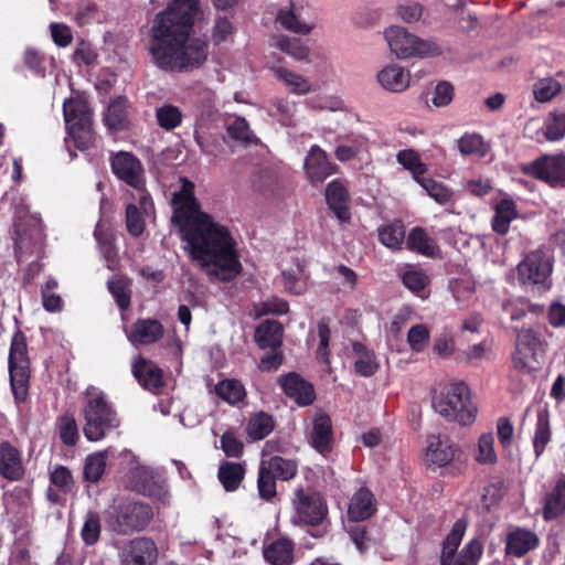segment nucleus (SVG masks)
<instances>
[{
    "mask_svg": "<svg viewBox=\"0 0 565 565\" xmlns=\"http://www.w3.org/2000/svg\"><path fill=\"white\" fill-rule=\"evenodd\" d=\"M173 193L172 222L179 228L184 249L212 282H228L242 271L237 242L227 226L201 211L194 183L180 179Z\"/></svg>",
    "mask_w": 565,
    "mask_h": 565,
    "instance_id": "nucleus-1",
    "label": "nucleus"
},
{
    "mask_svg": "<svg viewBox=\"0 0 565 565\" xmlns=\"http://www.w3.org/2000/svg\"><path fill=\"white\" fill-rule=\"evenodd\" d=\"M198 0H172L156 15L150 30L149 50L156 65L169 72L201 67L209 55L207 42L193 35Z\"/></svg>",
    "mask_w": 565,
    "mask_h": 565,
    "instance_id": "nucleus-2",
    "label": "nucleus"
},
{
    "mask_svg": "<svg viewBox=\"0 0 565 565\" xmlns=\"http://www.w3.org/2000/svg\"><path fill=\"white\" fill-rule=\"evenodd\" d=\"M84 435L89 441L102 440L110 430L120 425L113 405L97 387L89 386L84 396Z\"/></svg>",
    "mask_w": 565,
    "mask_h": 565,
    "instance_id": "nucleus-3",
    "label": "nucleus"
},
{
    "mask_svg": "<svg viewBox=\"0 0 565 565\" xmlns=\"http://www.w3.org/2000/svg\"><path fill=\"white\" fill-rule=\"evenodd\" d=\"M437 413L460 425H469L476 418L477 408L470 396V390L462 382L445 385L433 398Z\"/></svg>",
    "mask_w": 565,
    "mask_h": 565,
    "instance_id": "nucleus-4",
    "label": "nucleus"
},
{
    "mask_svg": "<svg viewBox=\"0 0 565 565\" xmlns=\"http://www.w3.org/2000/svg\"><path fill=\"white\" fill-rule=\"evenodd\" d=\"M152 519L151 508L139 501L116 499L105 511V521L109 530L117 534L142 531Z\"/></svg>",
    "mask_w": 565,
    "mask_h": 565,
    "instance_id": "nucleus-5",
    "label": "nucleus"
},
{
    "mask_svg": "<svg viewBox=\"0 0 565 565\" xmlns=\"http://www.w3.org/2000/svg\"><path fill=\"white\" fill-rule=\"evenodd\" d=\"M383 35L391 53L398 60L434 57L443 53L434 40L422 39L399 25L386 28Z\"/></svg>",
    "mask_w": 565,
    "mask_h": 565,
    "instance_id": "nucleus-6",
    "label": "nucleus"
},
{
    "mask_svg": "<svg viewBox=\"0 0 565 565\" xmlns=\"http://www.w3.org/2000/svg\"><path fill=\"white\" fill-rule=\"evenodd\" d=\"M110 167L113 173L138 193V200L146 213H150L153 202L145 190V169L141 161L131 152L119 151L111 153Z\"/></svg>",
    "mask_w": 565,
    "mask_h": 565,
    "instance_id": "nucleus-7",
    "label": "nucleus"
},
{
    "mask_svg": "<svg viewBox=\"0 0 565 565\" xmlns=\"http://www.w3.org/2000/svg\"><path fill=\"white\" fill-rule=\"evenodd\" d=\"M64 119L70 137L79 150L88 149L95 141L92 128V110L81 98L66 99L63 105Z\"/></svg>",
    "mask_w": 565,
    "mask_h": 565,
    "instance_id": "nucleus-8",
    "label": "nucleus"
},
{
    "mask_svg": "<svg viewBox=\"0 0 565 565\" xmlns=\"http://www.w3.org/2000/svg\"><path fill=\"white\" fill-rule=\"evenodd\" d=\"M466 530V521L458 520L455 522L443 544L441 565H477L483 553V544L479 539L470 540L461 552L456 555Z\"/></svg>",
    "mask_w": 565,
    "mask_h": 565,
    "instance_id": "nucleus-9",
    "label": "nucleus"
},
{
    "mask_svg": "<svg viewBox=\"0 0 565 565\" xmlns=\"http://www.w3.org/2000/svg\"><path fill=\"white\" fill-rule=\"evenodd\" d=\"M292 523L318 526L328 516V504L320 492L313 489L298 488L292 498Z\"/></svg>",
    "mask_w": 565,
    "mask_h": 565,
    "instance_id": "nucleus-10",
    "label": "nucleus"
},
{
    "mask_svg": "<svg viewBox=\"0 0 565 565\" xmlns=\"http://www.w3.org/2000/svg\"><path fill=\"white\" fill-rule=\"evenodd\" d=\"M15 253L19 259L39 255L44 245L42 222L34 216L19 218L14 224Z\"/></svg>",
    "mask_w": 565,
    "mask_h": 565,
    "instance_id": "nucleus-11",
    "label": "nucleus"
},
{
    "mask_svg": "<svg viewBox=\"0 0 565 565\" xmlns=\"http://www.w3.org/2000/svg\"><path fill=\"white\" fill-rule=\"evenodd\" d=\"M553 265L543 249L530 252L518 265V279L522 285H540L550 288Z\"/></svg>",
    "mask_w": 565,
    "mask_h": 565,
    "instance_id": "nucleus-12",
    "label": "nucleus"
},
{
    "mask_svg": "<svg viewBox=\"0 0 565 565\" xmlns=\"http://www.w3.org/2000/svg\"><path fill=\"white\" fill-rule=\"evenodd\" d=\"M159 551L156 543L145 536L128 541L119 552L120 565H156Z\"/></svg>",
    "mask_w": 565,
    "mask_h": 565,
    "instance_id": "nucleus-13",
    "label": "nucleus"
},
{
    "mask_svg": "<svg viewBox=\"0 0 565 565\" xmlns=\"http://www.w3.org/2000/svg\"><path fill=\"white\" fill-rule=\"evenodd\" d=\"M527 172L553 186L565 185V156H545L532 162Z\"/></svg>",
    "mask_w": 565,
    "mask_h": 565,
    "instance_id": "nucleus-14",
    "label": "nucleus"
},
{
    "mask_svg": "<svg viewBox=\"0 0 565 565\" xmlns=\"http://www.w3.org/2000/svg\"><path fill=\"white\" fill-rule=\"evenodd\" d=\"M128 341L135 345H149L159 341L164 333L162 323L157 319H138L125 330Z\"/></svg>",
    "mask_w": 565,
    "mask_h": 565,
    "instance_id": "nucleus-15",
    "label": "nucleus"
},
{
    "mask_svg": "<svg viewBox=\"0 0 565 565\" xmlns=\"http://www.w3.org/2000/svg\"><path fill=\"white\" fill-rule=\"evenodd\" d=\"M539 544L540 539L535 532L516 526L507 534L504 552L508 556L520 558L535 550Z\"/></svg>",
    "mask_w": 565,
    "mask_h": 565,
    "instance_id": "nucleus-16",
    "label": "nucleus"
},
{
    "mask_svg": "<svg viewBox=\"0 0 565 565\" xmlns=\"http://www.w3.org/2000/svg\"><path fill=\"white\" fill-rule=\"evenodd\" d=\"M284 393L299 406H308L315 401L313 386L296 373H289L279 379Z\"/></svg>",
    "mask_w": 565,
    "mask_h": 565,
    "instance_id": "nucleus-17",
    "label": "nucleus"
},
{
    "mask_svg": "<svg viewBox=\"0 0 565 565\" xmlns=\"http://www.w3.org/2000/svg\"><path fill=\"white\" fill-rule=\"evenodd\" d=\"M132 374L142 387L152 393H159L164 385L162 370L152 361L143 358L134 362Z\"/></svg>",
    "mask_w": 565,
    "mask_h": 565,
    "instance_id": "nucleus-18",
    "label": "nucleus"
},
{
    "mask_svg": "<svg viewBox=\"0 0 565 565\" xmlns=\"http://www.w3.org/2000/svg\"><path fill=\"white\" fill-rule=\"evenodd\" d=\"M194 138L203 153L217 157L222 148V136L212 121L201 116L196 122Z\"/></svg>",
    "mask_w": 565,
    "mask_h": 565,
    "instance_id": "nucleus-19",
    "label": "nucleus"
},
{
    "mask_svg": "<svg viewBox=\"0 0 565 565\" xmlns=\"http://www.w3.org/2000/svg\"><path fill=\"white\" fill-rule=\"evenodd\" d=\"M305 169L312 182H322L335 173V166L330 162L326 151L317 145L310 148L305 160Z\"/></svg>",
    "mask_w": 565,
    "mask_h": 565,
    "instance_id": "nucleus-20",
    "label": "nucleus"
},
{
    "mask_svg": "<svg viewBox=\"0 0 565 565\" xmlns=\"http://www.w3.org/2000/svg\"><path fill=\"white\" fill-rule=\"evenodd\" d=\"M310 445L321 455L327 456L332 450L333 431L331 418L326 414H317L313 418L309 436Z\"/></svg>",
    "mask_w": 565,
    "mask_h": 565,
    "instance_id": "nucleus-21",
    "label": "nucleus"
},
{
    "mask_svg": "<svg viewBox=\"0 0 565 565\" xmlns=\"http://www.w3.org/2000/svg\"><path fill=\"white\" fill-rule=\"evenodd\" d=\"M381 87L391 93H403L411 85V72L397 64H388L377 73Z\"/></svg>",
    "mask_w": 565,
    "mask_h": 565,
    "instance_id": "nucleus-22",
    "label": "nucleus"
},
{
    "mask_svg": "<svg viewBox=\"0 0 565 565\" xmlns=\"http://www.w3.org/2000/svg\"><path fill=\"white\" fill-rule=\"evenodd\" d=\"M0 475L9 481H18L24 476L21 452L8 441L0 445Z\"/></svg>",
    "mask_w": 565,
    "mask_h": 565,
    "instance_id": "nucleus-23",
    "label": "nucleus"
},
{
    "mask_svg": "<svg viewBox=\"0 0 565 565\" xmlns=\"http://www.w3.org/2000/svg\"><path fill=\"white\" fill-rule=\"evenodd\" d=\"M376 511V500L372 491L361 487L351 497L348 507V518L353 522H361L371 518Z\"/></svg>",
    "mask_w": 565,
    "mask_h": 565,
    "instance_id": "nucleus-24",
    "label": "nucleus"
},
{
    "mask_svg": "<svg viewBox=\"0 0 565 565\" xmlns=\"http://www.w3.org/2000/svg\"><path fill=\"white\" fill-rule=\"evenodd\" d=\"M457 451L458 449L447 436L431 435L428 437L426 456L431 463L444 467L454 460Z\"/></svg>",
    "mask_w": 565,
    "mask_h": 565,
    "instance_id": "nucleus-25",
    "label": "nucleus"
},
{
    "mask_svg": "<svg viewBox=\"0 0 565 565\" xmlns=\"http://www.w3.org/2000/svg\"><path fill=\"white\" fill-rule=\"evenodd\" d=\"M276 22L281 28L302 35L309 34L315 28L313 23L307 22L302 18V8L294 3L279 10Z\"/></svg>",
    "mask_w": 565,
    "mask_h": 565,
    "instance_id": "nucleus-26",
    "label": "nucleus"
},
{
    "mask_svg": "<svg viewBox=\"0 0 565 565\" xmlns=\"http://www.w3.org/2000/svg\"><path fill=\"white\" fill-rule=\"evenodd\" d=\"M294 542L287 537H280L267 544L263 555L271 565H290L294 561Z\"/></svg>",
    "mask_w": 565,
    "mask_h": 565,
    "instance_id": "nucleus-27",
    "label": "nucleus"
},
{
    "mask_svg": "<svg viewBox=\"0 0 565 565\" xmlns=\"http://www.w3.org/2000/svg\"><path fill=\"white\" fill-rule=\"evenodd\" d=\"M326 199L329 207L341 222L350 218L349 196L347 189L341 182L332 181L329 183L326 190Z\"/></svg>",
    "mask_w": 565,
    "mask_h": 565,
    "instance_id": "nucleus-28",
    "label": "nucleus"
},
{
    "mask_svg": "<svg viewBox=\"0 0 565 565\" xmlns=\"http://www.w3.org/2000/svg\"><path fill=\"white\" fill-rule=\"evenodd\" d=\"M516 204L512 199H501L495 207L494 215L491 221L493 232L499 235H505L509 232L510 224L518 217Z\"/></svg>",
    "mask_w": 565,
    "mask_h": 565,
    "instance_id": "nucleus-29",
    "label": "nucleus"
},
{
    "mask_svg": "<svg viewBox=\"0 0 565 565\" xmlns=\"http://www.w3.org/2000/svg\"><path fill=\"white\" fill-rule=\"evenodd\" d=\"M552 440L550 413L546 407L540 408L536 414V423L532 438L535 458H540Z\"/></svg>",
    "mask_w": 565,
    "mask_h": 565,
    "instance_id": "nucleus-30",
    "label": "nucleus"
},
{
    "mask_svg": "<svg viewBox=\"0 0 565 565\" xmlns=\"http://www.w3.org/2000/svg\"><path fill=\"white\" fill-rule=\"evenodd\" d=\"M565 511V479H558L553 489L546 493L543 504V519L554 520Z\"/></svg>",
    "mask_w": 565,
    "mask_h": 565,
    "instance_id": "nucleus-31",
    "label": "nucleus"
},
{
    "mask_svg": "<svg viewBox=\"0 0 565 565\" xmlns=\"http://www.w3.org/2000/svg\"><path fill=\"white\" fill-rule=\"evenodd\" d=\"M105 125L113 130H124L129 125V103L126 97L115 98L108 106L105 116Z\"/></svg>",
    "mask_w": 565,
    "mask_h": 565,
    "instance_id": "nucleus-32",
    "label": "nucleus"
},
{
    "mask_svg": "<svg viewBox=\"0 0 565 565\" xmlns=\"http://www.w3.org/2000/svg\"><path fill=\"white\" fill-rule=\"evenodd\" d=\"M134 476L139 479L136 484L137 490L145 495L161 499L166 494L164 482L153 470L145 467L137 468Z\"/></svg>",
    "mask_w": 565,
    "mask_h": 565,
    "instance_id": "nucleus-33",
    "label": "nucleus"
},
{
    "mask_svg": "<svg viewBox=\"0 0 565 565\" xmlns=\"http://www.w3.org/2000/svg\"><path fill=\"white\" fill-rule=\"evenodd\" d=\"M246 465L244 462L223 461L217 471V478L225 491L237 490L245 478Z\"/></svg>",
    "mask_w": 565,
    "mask_h": 565,
    "instance_id": "nucleus-34",
    "label": "nucleus"
},
{
    "mask_svg": "<svg viewBox=\"0 0 565 565\" xmlns=\"http://www.w3.org/2000/svg\"><path fill=\"white\" fill-rule=\"evenodd\" d=\"M406 244L411 250L427 257L434 258L440 255V248L436 241L422 227H415L411 231Z\"/></svg>",
    "mask_w": 565,
    "mask_h": 565,
    "instance_id": "nucleus-35",
    "label": "nucleus"
},
{
    "mask_svg": "<svg viewBox=\"0 0 565 565\" xmlns=\"http://www.w3.org/2000/svg\"><path fill=\"white\" fill-rule=\"evenodd\" d=\"M282 327L276 320H266L255 332V341L262 349H276L281 344Z\"/></svg>",
    "mask_w": 565,
    "mask_h": 565,
    "instance_id": "nucleus-36",
    "label": "nucleus"
},
{
    "mask_svg": "<svg viewBox=\"0 0 565 565\" xmlns=\"http://www.w3.org/2000/svg\"><path fill=\"white\" fill-rule=\"evenodd\" d=\"M274 72L276 78L280 81L292 94L305 95L313 89L311 82L301 74L285 67H277Z\"/></svg>",
    "mask_w": 565,
    "mask_h": 565,
    "instance_id": "nucleus-37",
    "label": "nucleus"
},
{
    "mask_svg": "<svg viewBox=\"0 0 565 565\" xmlns=\"http://www.w3.org/2000/svg\"><path fill=\"white\" fill-rule=\"evenodd\" d=\"M260 465L265 467L276 479L288 481L292 479L298 471V463L294 459L271 456L269 459H263Z\"/></svg>",
    "mask_w": 565,
    "mask_h": 565,
    "instance_id": "nucleus-38",
    "label": "nucleus"
},
{
    "mask_svg": "<svg viewBox=\"0 0 565 565\" xmlns=\"http://www.w3.org/2000/svg\"><path fill=\"white\" fill-rule=\"evenodd\" d=\"M275 428L274 418L264 412H259L250 416L246 431L250 439L262 440L267 437Z\"/></svg>",
    "mask_w": 565,
    "mask_h": 565,
    "instance_id": "nucleus-39",
    "label": "nucleus"
},
{
    "mask_svg": "<svg viewBox=\"0 0 565 565\" xmlns=\"http://www.w3.org/2000/svg\"><path fill=\"white\" fill-rule=\"evenodd\" d=\"M397 162L408 170L413 179L418 183L427 172V166L422 161L419 153L414 149H404L396 154Z\"/></svg>",
    "mask_w": 565,
    "mask_h": 565,
    "instance_id": "nucleus-40",
    "label": "nucleus"
},
{
    "mask_svg": "<svg viewBox=\"0 0 565 565\" xmlns=\"http://www.w3.org/2000/svg\"><path fill=\"white\" fill-rule=\"evenodd\" d=\"M215 393L221 399L231 405L242 402L246 396L244 385L234 379L218 382L215 386Z\"/></svg>",
    "mask_w": 565,
    "mask_h": 565,
    "instance_id": "nucleus-41",
    "label": "nucleus"
},
{
    "mask_svg": "<svg viewBox=\"0 0 565 565\" xmlns=\"http://www.w3.org/2000/svg\"><path fill=\"white\" fill-rule=\"evenodd\" d=\"M502 309L509 315L512 321H520L524 319L527 313H539L542 310L540 306L531 303L523 297L505 300L502 305Z\"/></svg>",
    "mask_w": 565,
    "mask_h": 565,
    "instance_id": "nucleus-42",
    "label": "nucleus"
},
{
    "mask_svg": "<svg viewBox=\"0 0 565 565\" xmlns=\"http://www.w3.org/2000/svg\"><path fill=\"white\" fill-rule=\"evenodd\" d=\"M418 184L425 190L435 202L447 205L454 202V191L441 182L424 177Z\"/></svg>",
    "mask_w": 565,
    "mask_h": 565,
    "instance_id": "nucleus-43",
    "label": "nucleus"
},
{
    "mask_svg": "<svg viewBox=\"0 0 565 565\" xmlns=\"http://www.w3.org/2000/svg\"><path fill=\"white\" fill-rule=\"evenodd\" d=\"M457 147L463 157L482 158L488 151L483 138L478 134H465L457 140Z\"/></svg>",
    "mask_w": 565,
    "mask_h": 565,
    "instance_id": "nucleus-44",
    "label": "nucleus"
},
{
    "mask_svg": "<svg viewBox=\"0 0 565 565\" xmlns=\"http://www.w3.org/2000/svg\"><path fill=\"white\" fill-rule=\"evenodd\" d=\"M353 351L356 354L355 372L362 376L373 375L379 367L374 353L362 343H354Z\"/></svg>",
    "mask_w": 565,
    "mask_h": 565,
    "instance_id": "nucleus-45",
    "label": "nucleus"
},
{
    "mask_svg": "<svg viewBox=\"0 0 565 565\" xmlns=\"http://www.w3.org/2000/svg\"><path fill=\"white\" fill-rule=\"evenodd\" d=\"M107 458V450L88 455L84 463V478L89 482H97L105 472Z\"/></svg>",
    "mask_w": 565,
    "mask_h": 565,
    "instance_id": "nucleus-46",
    "label": "nucleus"
},
{
    "mask_svg": "<svg viewBox=\"0 0 565 565\" xmlns=\"http://www.w3.org/2000/svg\"><path fill=\"white\" fill-rule=\"evenodd\" d=\"M94 236L98 243L100 253L106 259L107 267L111 270H115L117 266V253L114 246L113 235L106 233L102 224H97Z\"/></svg>",
    "mask_w": 565,
    "mask_h": 565,
    "instance_id": "nucleus-47",
    "label": "nucleus"
},
{
    "mask_svg": "<svg viewBox=\"0 0 565 565\" xmlns=\"http://www.w3.org/2000/svg\"><path fill=\"white\" fill-rule=\"evenodd\" d=\"M475 459L481 465L497 463L498 455L494 448V436L491 431L483 433L478 438Z\"/></svg>",
    "mask_w": 565,
    "mask_h": 565,
    "instance_id": "nucleus-48",
    "label": "nucleus"
},
{
    "mask_svg": "<svg viewBox=\"0 0 565 565\" xmlns=\"http://www.w3.org/2000/svg\"><path fill=\"white\" fill-rule=\"evenodd\" d=\"M136 200L139 201L138 196ZM153 211L154 206L150 213H146L141 207L140 202H138V205L135 203L128 204L126 209V224L128 232L134 236L141 235L145 230L143 215L151 216Z\"/></svg>",
    "mask_w": 565,
    "mask_h": 565,
    "instance_id": "nucleus-49",
    "label": "nucleus"
},
{
    "mask_svg": "<svg viewBox=\"0 0 565 565\" xmlns=\"http://www.w3.org/2000/svg\"><path fill=\"white\" fill-rule=\"evenodd\" d=\"M543 135L548 141H557L565 136V111H552L543 125Z\"/></svg>",
    "mask_w": 565,
    "mask_h": 565,
    "instance_id": "nucleus-50",
    "label": "nucleus"
},
{
    "mask_svg": "<svg viewBox=\"0 0 565 565\" xmlns=\"http://www.w3.org/2000/svg\"><path fill=\"white\" fill-rule=\"evenodd\" d=\"M102 533V522L98 512L88 511L85 515L83 526L81 529V537L88 545H95Z\"/></svg>",
    "mask_w": 565,
    "mask_h": 565,
    "instance_id": "nucleus-51",
    "label": "nucleus"
},
{
    "mask_svg": "<svg viewBox=\"0 0 565 565\" xmlns=\"http://www.w3.org/2000/svg\"><path fill=\"white\" fill-rule=\"evenodd\" d=\"M182 117L180 108L172 104H164L156 109L157 122L166 130L179 127L182 122Z\"/></svg>",
    "mask_w": 565,
    "mask_h": 565,
    "instance_id": "nucleus-52",
    "label": "nucleus"
},
{
    "mask_svg": "<svg viewBox=\"0 0 565 565\" xmlns=\"http://www.w3.org/2000/svg\"><path fill=\"white\" fill-rule=\"evenodd\" d=\"M9 373L13 391H25L30 376L29 360L9 361Z\"/></svg>",
    "mask_w": 565,
    "mask_h": 565,
    "instance_id": "nucleus-53",
    "label": "nucleus"
},
{
    "mask_svg": "<svg viewBox=\"0 0 565 565\" xmlns=\"http://www.w3.org/2000/svg\"><path fill=\"white\" fill-rule=\"evenodd\" d=\"M57 430L62 443L66 446H75L78 438V427L72 414H64L57 419Z\"/></svg>",
    "mask_w": 565,
    "mask_h": 565,
    "instance_id": "nucleus-54",
    "label": "nucleus"
},
{
    "mask_svg": "<svg viewBox=\"0 0 565 565\" xmlns=\"http://www.w3.org/2000/svg\"><path fill=\"white\" fill-rule=\"evenodd\" d=\"M380 241L386 247L397 250L402 248L405 241L404 226L399 223L383 226L379 232Z\"/></svg>",
    "mask_w": 565,
    "mask_h": 565,
    "instance_id": "nucleus-55",
    "label": "nucleus"
},
{
    "mask_svg": "<svg viewBox=\"0 0 565 565\" xmlns=\"http://www.w3.org/2000/svg\"><path fill=\"white\" fill-rule=\"evenodd\" d=\"M108 289L120 310H127L130 306L129 280L125 277L116 276L108 281Z\"/></svg>",
    "mask_w": 565,
    "mask_h": 565,
    "instance_id": "nucleus-56",
    "label": "nucleus"
},
{
    "mask_svg": "<svg viewBox=\"0 0 565 565\" xmlns=\"http://www.w3.org/2000/svg\"><path fill=\"white\" fill-rule=\"evenodd\" d=\"M539 364L537 353L524 350L515 344V350L512 354L514 370L522 373H531L537 369Z\"/></svg>",
    "mask_w": 565,
    "mask_h": 565,
    "instance_id": "nucleus-57",
    "label": "nucleus"
},
{
    "mask_svg": "<svg viewBox=\"0 0 565 565\" xmlns=\"http://www.w3.org/2000/svg\"><path fill=\"white\" fill-rule=\"evenodd\" d=\"M227 136L239 142H249L253 138V132L245 118L232 117L226 122Z\"/></svg>",
    "mask_w": 565,
    "mask_h": 565,
    "instance_id": "nucleus-58",
    "label": "nucleus"
},
{
    "mask_svg": "<svg viewBox=\"0 0 565 565\" xmlns=\"http://www.w3.org/2000/svg\"><path fill=\"white\" fill-rule=\"evenodd\" d=\"M561 92V84L554 78L539 79L533 86V94L537 102H550Z\"/></svg>",
    "mask_w": 565,
    "mask_h": 565,
    "instance_id": "nucleus-59",
    "label": "nucleus"
},
{
    "mask_svg": "<svg viewBox=\"0 0 565 565\" xmlns=\"http://www.w3.org/2000/svg\"><path fill=\"white\" fill-rule=\"evenodd\" d=\"M280 279L284 288L290 294L301 295L306 290V277L302 269L299 267L296 271H282Z\"/></svg>",
    "mask_w": 565,
    "mask_h": 565,
    "instance_id": "nucleus-60",
    "label": "nucleus"
},
{
    "mask_svg": "<svg viewBox=\"0 0 565 565\" xmlns=\"http://www.w3.org/2000/svg\"><path fill=\"white\" fill-rule=\"evenodd\" d=\"M430 330L425 324L412 327L407 333V343L414 352H423L429 342Z\"/></svg>",
    "mask_w": 565,
    "mask_h": 565,
    "instance_id": "nucleus-61",
    "label": "nucleus"
},
{
    "mask_svg": "<svg viewBox=\"0 0 565 565\" xmlns=\"http://www.w3.org/2000/svg\"><path fill=\"white\" fill-rule=\"evenodd\" d=\"M257 490L262 499L271 500L276 491V478L262 465L258 468Z\"/></svg>",
    "mask_w": 565,
    "mask_h": 565,
    "instance_id": "nucleus-62",
    "label": "nucleus"
},
{
    "mask_svg": "<svg viewBox=\"0 0 565 565\" xmlns=\"http://www.w3.org/2000/svg\"><path fill=\"white\" fill-rule=\"evenodd\" d=\"M278 47L297 61H303L309 55V47L299 39L282 36L278 41Z\"/></svg>",
    "mask_w": 565,
    "mask_h": 565,
    "instance_id": "nucleus-63",
    "label": "nucleus"
},
{
    "mask_svg": "<svg viewBox=\"0 0 565 565\" xmlns=\"http://www.w3.org/2000/svg\"><path fill=\"white\" fill-rule=\"evenodd\" d=\"M269 115L276 117L284 126L292 124L295 104L285 99H274L269 106Z\"/></svg>",
    "mask_w": 565,
    "mask_h": 565,
    "instance_id": "nucleus-64",
    "label": "nucleus"
}]
</instances>
